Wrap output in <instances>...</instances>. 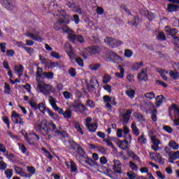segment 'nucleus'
<instances>
[{"label": "nucleus", "mask_w": 179, "mask_h": 179, "mask_svg": "<svg viewBox=\"0 0 179 179\" xmlns=\"http://www.w3.org/2000/svg\"><path fill=\"white\" fill-rule=\"evenodd\" d=\"M117 146L122 150L128 148V141L127 140L119 141L116 139Z\"/></svg>", "instance_id": "dca6fc26"}, {"label": "nucleus", "mask_w": 179, "mask_h": 179, "mask_svg": "<svg viewBox=\"0 0 179 179\" xmlns=\"http://www.w3.org/2000/svg\"><path fill=\"white\" fill-rule=\"evenodd\" d=\"M178 9V5L177 4H169L167 7L168 12H176Z\"/></svg>", "instance_id": "bb28decb"}, {"label": "nucleus", "mask_w": 179, "mask_h": 179, "mask_svg": "<svg viewBox=\"0 0 179 179\" xmlns=\"http://www.w3.org/2000/svg\"><path fill=\"white\" fill-rule=\"evenodd\" d=\"M4 174L6 176L7 178H12V176H13V170L6 169L4 171Z\"/></svg>", "instance_id": "37998d69"}, {"label": "nucleus", "mask_w": 179, "mask_h": 179, "mask_svg": "<svg viewBox=\"0 0 179 179\" xmlns=\"http://www.w3.org/2000/svg\"><path fill=\"white\" fill-rule=\"evenodd\" d=\"M6 167H8V164L5 163L3 161L0 162V170H6Z\"/></svg>", "instance_id": "69168bd1"}, {"label": "nucleus", "mask_w": 179, "mask_h": 179, "mask_svg": "<svg viewBox=\"0 0 179 179\" xmlns=\"http://www.w3.org/2000/svg\"><path fill=\"white\" fill-rule=\"evenodd\" d=\"M25 36L32 38V40H34L35 41H39L40 43H41V41H44V38L40 36V31H36V29H33L32 33H25Z\"/></svg>", "instance_id": "423d86ee"}, {"label": "nucleus", "mask_w": 179, "mask_h": 179, "mask_svg": "<svg viewBox=\"0 0 179 179\" xmlns=\"http://www.w3.org/2000/svg\"><path fill=\"white\" fill-rule=\"evenodd\" d=\"M69 38L70 41H72V43H75L76 41H78L81 44L85 43V38H83L82 35H75L73 34H70L69 35Z\"/></svg>", "instance_id": "9d476101"}, {"label": "nucleus", "mask_w": 179, "mask_h": 179, "mask_svg": "<svg viewBox=\"0 0 179 179\" xmlns=\"http://www.w3.org/2000/svg\"><path fill=\"white\" fill-rule=\"evenodd\" d=\"M48 114L52 120H58V114L52 112L50 109H46Z\"/></svg>", "instance_id": "72a5a7b5"}, {"label": "nucleus", "mask_w": 179, "mask_h": 179, "mask_svg": "<svg viewBox=\"0 0 179 179\" xmlns=\"http://www.w3.org/2000/svg\"><path fill=\"white\" fill-rule=\"evenodd\" d=\"M156 95H155V92H148L145 94V97L146 99H149L150 100H153L155 99Z\"/></svg>", "instance_id": "de8ad7c7"}, {"label": "nucleus", "mask_w": 179, "mask_h": 179, "mask_svg": "<svg viewBox=\"0 0 179 179\" xmlns=\"http://www.w3.org/2000/svg\"><path fill=\"white\" fill-rule=\"evenodd\" d=\"M158 40L164 41L166 40V35L163 32H159L158 34Z\"/></svg>", "instance_id": "338daca9"}, {"label": "nucleus", "mask_w": 179, "mask_h": 179, "mask_svg": "<svg viewBox=\"0 0 179 179\" xmlns=\"http://www.w3.org/2000/svg\"><path fill=\"white\" fill-rule=\"evenodd\" d=\"M70 108L75 113H78L82 115H86V111H87L86 106L79 101H75V103L70 106Z\"/></svg>", "instance_id": "f257e3e1"}, {"label": "nucleus", "mask_w": 179, "mask_h": 179, "mask_svg": "<svg viewBox=\"0 0 179 179\" xmlns=\"http://www.w3.org/2000/svg\"><path fill=\"white\" fill-rule=\"evenodd\" d=\"M38 110H39L41 111V113H42L43 114H44L46 111L47 113V110H50V108H45V106H44V103H40L38 106Z\"/></svg>", "instance_id": "2f4dec72"}, {"label": "nucleus", "mask_w": 179, "mask_h": 179, "mask_svg": "<svg viewBox=\"0 0 179 179\" xmlns=\"http://www.w3.org/2000/svg\"><path fill=\"white\" fill-rule=\"evenodd\" d=\"M103 51V47L99 45L90 46L85 49V54L89 56L99 55Z\"/></svg>", "instance_id": "f03ea898"}, {"label": "nucleus", "mask_w": 179, "mask_h": 179, "mask_svg": "<svg viewBox=\"0 0 179 179\" xmlns=\"http://www.w3.org/2000/svg\"><path fill=\"white\" fill-rule=\"evenodd\" d=\"M138 142L141 145H145V143H146V138H145V135L142 134L138 137Z\"/></svg>", "instance_id": "864d4df0"}, {"label": "nucleus", "mask_w": 179, "mask_h": 179, "mask_svg": "<svg viewBox=\"0 0 179 179\" xmlns=\"http://www.w3.org/2000/svg\"><path fill=\"white\" fill-rule=\"evenodd\" d=\"M131 114H132V110L128 109L126 113L122 115L123 117V122L127 123L131 119Z\"/></svg>", "instance_id": "f3484780"}, {"label": "nucleus", "mask_w": 179, "mask_h": 179, "mask_svg": "<svg viewBox=\"0 0 179 179\" xmlns=\"http://www.w3.org/2000/svg\"><path fill=\"white\" fill-rule=\"evenodd\" d=\"M76 62L80 66H83L84 64H83V59L82 58L78 57L76 59Z\"/></svg>", "instance_id": "774afa93"}, {"label": "nucleus", "mask_w": 179, "mask_h": 179, "mask_svg": "<svg viewBox=\"0 0 179 179\" xmlns=\"http://www.w3.org/2000/svg\"><path fill=\"white\" fill-rule=\"evenodd\" d=\"M4 87V93H6V94H9L10 93V86H9V84H8V83H5Z\"/></svg>", "instance_id": "4d7b16f0"}, {"label": "nucleus", "mask_w": 179, "mask_h": 179, "mask_svg": "<svg viewBox=\"0 0 179 179\" xmlns=\"http://www.w3.org/2000/svg\"><path fill=\"white\" fill-rule=\"evenodd\" d=\"M11 120L13 122H14V124H20L21 125H23V124L24 123L22 120L20 115L16 113V111L13 112L11 115Z\"/></svg>", "instance_id": "9b49d317"}, {"label": "nucleus", "mask_w": 179, "mask_h": 179, "mask_svg": "<svg viewBox=\"0 0 179 179\" xmlns=\"http://www.w3.org/2000/svg\"><path fill=\"white\" fill-rule=\"evenodd\" d=\"M120 69V73H115V75L117 76V78H120V79H122L124 78V73H125V70H124V68L119 66Z\"/></svg>", "instance_id": "e433bc0d"}, {"label": "nucleus", "mask_w": 179, "mask_h": 179, "mask_svg": "<svg viewBox=\"0 0 179 179\" xmlns=\"http://www.w3.org/2000/svg\"><path fill=\"white\" fill-rule=\"evenodd\" d=\"M70 164H71V172L76 173V171H78V167H76V164H75V162L71 160L70 162Z\"/></svg>", "instance_id": "58836bf2"}, {"label": "nucleus", "mask_w": 179, "mask_h": 179, "mask_svg": "<svg viewBox=\"0 0 179 179\" xmlns=\"http://www.w3.org/2000/svg\"><path fill=\"white\" fill-rule=\"evenodd\" d=\"M49 103L54 110L55 108H57V107L58 106H57V100H55L52 96H49Z\"/></svg>", "instance_id": "c85d7f7f"}, {"label": "nucleus", "mask_w": 179, "mask_h": 179, "mask_svg": "<svg viewBox=\"0 0 179 179\" xmlns=\"http://www.w3.org/2000/svg\"><path fill=\"white\" fill-rule=\"evenodd\" d=\"M138 79L139 80H144L145 82H146V80H148V69H143L141 70V72L140 73L138 74L137 76Z\"/></svg>", "instance_id": "2eb2a0df"}, {"label": "nucleus", "mask_w": 179, "mask_h": 179, "mask_svg": "<svg viewBox=\"0 0 179 179\" xmlns=\"http://www.w3.org/2000/svg\"><path fill=\"white\" fill-rule=\"evenodd\" d=\"M69 73L72 78H75V76H76V70L73 68H71L69 70Z\"/></svg>", "instance_id": "680f3d73"}, {"label": "nucleus", "mask_w": 179, "mask_h": 179, "mask_svg": "<svg viewBox=\"0 0 179 179\" xmlns=\"http://www.w3.org/2000/svg\"><path fill=\"white\" fill-rule=\"evenodd\" d=\"M142 65H143V62L134 63L131 66V69L133 71H138V69H141V68H142Z\"/></svg>", "instance_id": "c9c22d12"}, {"label": "nucleus", "mask_w": 179, "mask_h": 179, "mask_svg": "<svg viewBox=\"0 0 179 179\" xmlns=\"http://www.w3.org/2000/svg\"><path fill=\"white\" fill-rule=\"evenodd\" d=\"M38 127L39 129V132L41 135H47L48 134V122L47 120H42L41 124H38Z\"/></svg>", "instance_id": "0eeeda50"}, {"label": "nucleus", "mask_w": 179, "mask_h": 179, "mask_svg": "<svg viewBox=\"0 0 179 179\" xmlns=\"http://www.w3.org/2000/svg\"><path fill=\"white\" fill-rule=\"evenodd\" d=\"M88 85L97 86L99 87V81H97V78L96 76H92L90 80V83Z\"/></svg>", "instance_id": "473e14b6"}, {"label": "nucleus", "mask_w": 179, "mask_h": 179, "mask_svg": "<svg viewBox=\"0 0 179 179\" xmlns=\"http://www.w3.org/2000/svg\"><path fill=\"white\" fill-rule=\"evenodd\" d=\"M15 72H17L18 76L20 78L23 75V71H24V67L22 65L15 66L14 68Z\"/></svg>", "instance_id": "a878e982"}, {"label": "nucleus", "mask_w": 179, "mask_h": 179, "mask_svg": "<svg viewBox=\"0 0 179 179\" xmlns=\"http://www.w3.org/2000/svg\"><path fill=\"white\" fill-rule=\"evenodd\" d=\"M131 128L134 135H136V136H138L139 134H141L139 129H138V127H136V122H133L131 124Z\"/></svg>", "instance_id": "412c9836"}, {"label": "nucleus", "mask_w": 179, "mask_h": 179, "mask_svg": "<svg viewBox=\"0 0 179 179\" xmlns=\"http://www.w3.org/2000/svg\"><path fill=\"white\" fill-rule=\"evenodd\" d=\"M50 55L51 57H53V58H56V59H59V58H61V56H59V53L57 52H51Z\"/></svg>", "instance_id": "e2e57ef3"}, {"label": "nucleus", "mask_w": 179, "mask_h": 179, "mask_svg": "<svg viewBox=\"0 0 179 179\" xmlns=\"http://www.w3.org/2000/svg\"><path fill=\"white\" fill-rule=\"evenodd\" d=\"M110 80H111V76H110V75L105 74L103 78V83L107 85Z\"/></svg>", "instance_id": "603ef678"}, {"label": "nucleus", "mask_w": 179, "mask_h": 179, "mask_svg": "<svg viewBox=\"0 0 179 179\" xmlns=\"http://www.w3.org/2000/svg\"><path fill=\"white\" fill-rule=\"evenodd\" d=\"M14 170L17 174H19L20 177H24V178H31V174H27L26 172L23 171V169L19 166H15Z\"/></svg>", "instance_id": "ddd939ff"}, {"label": "nucleus", "mask_w": 179, "mask_h": 179, "mask_svg": "<svg viewBox=\"0 0 179 179\" xmlns=\"http://www.w3.org/2000/svg\"><path fill=\"white\" fill-rule=\"evenodd\" d=\"M169 75L172 79H178L179 76L178 72L177 71H171Z\"/></svg>", "instance_id": "13d9d810"}, {"label": "nucleus", "mask_w": 179, "mask_h": 179, "mask_svg": "<svg viewBox=\"0 0 179 179\" xmlns=\"http://www.w3.org/2000/svg\"><path fill=\"white\" fill-rule=\"evenodd\" d=\"M48 132H50V131H52V132H53L54 135H55L57 131H58V129H57V125H55V124H54V122H50L48 123Z\"/></svg>", "instance_id": "4be33fe9"}, {"label": "nucleus", "mask_w": 179, "mask_h": 179, "mask_svg": "<svg viewBox=\"0 0 179 179\" xmlns=\"http://www.w3.org/2000/svg\"><path fill=\"white\" fill-rule=\"evenodd\" d=\"M55 136H58L59 138H68V133L65 131L57 130L55 134Z\"/></svg>", "instance_id": "393cba45"}, {"label": "nucleus", "mask_w": 179, "mask_h": 179, "mask_svg": "<svg viewBox=\"0 0 179 179\" xmlns=\"http://www.w3.org/2000/svg\"><path fill=\"white\" fill-rule=\"evenodd\" d=\"M126 94L128 97H130V99H134V97H135V91L134 90H128L126 91Z\"/></svg>", "instance_id": "c03bdc74"}, {"label": "nucleus", "mask_w": 179, "mask_h": 179, "mask_svg": "<svg viewBox=\"0 0 179 179\" xmlns=\"http://www.w3.org/2000/svg\"><path fill=\"white\" fill-rule=\"evenodd\" d=\"M104 41L105 43H107L108 45H109V47H111L112 48L118 47V45H121V44H122V41L117 40L112 37H106Z\"/></svg>", "instance_id": "6e6552de"}, {"label": "nucleus", "mask_w": 179, "mask_h": 179, "mask_svg": "<svg viewBox=\"0 0 179 179\" xmlns=\"http://www.w3.org/2000/svg\"><path fill=\"white\" fill-rule=\"evenodd\" d=\"M24 136L25 138V141L30 145H33L34 143L33 139H36L38 142L40 141V136H38L36 133H30L29 134H25Z\"/></svg>", "instance_id": "1a4fd4ad"}, {"label": "nucleus", "mask_w": 179, "mask_h": 179, "mask_svg": "<svg viewBox=\"0 0 179 179\" xmlns=\"http://www.w3.org/2000/svg\"><path fill=\"white\" fill-rule=\"evenodd\" d=\"M166 29V31H168L171 36H176L178 33V31L176 29H169L168 27Z\"/></svg>", "instance_id": "79ce46f5"}, {"label": "nucleus", "mask_w": 179, "mask_h": 179, "mask_svg": "<svg viewBox=\"0 0 179 179\" xmlns=\"http://www.w3.org/2000/svg\"><path fill=\"white\" fill-rule=\"evenodd\" d=\"M29 106H31V108H34V110H38V106H37V101L34 99V98H31L29 101Z\"/></svg>", "instance_id": "7c9ffc66"}, {"label": "nucleus", "mask_w": 179, "mask_h": 179, "mask_svg": "<svg viewBox=\"0 0 179 179\" xmlns=\"http://www.w3.org/2000/svg\"><path fill=\"white\" fill-rule=\"evenodd\" d=\"M69 143H70V146L73 150H76V153L80 155L81 157H83V155L85 154V150L79 144L75 141L71 139L69 141Z\"/></svg>", "instance_id": "39448f33"}, {"label": "nucleus", "mask_w": 179, "mask_h": 179, "mask_svg": "<svg viewBox=\"0 0 179 179\" xmlns=\"http://www.w3.org/2000/svg\"><path fill=\"white\" fill-rule=\"evenodd\" d=\"M113 170L115 173L117 174H121L122 173V171L121 170V162H120V160L115 159L113 160Z\"/></svg>", "instance_id": "4468645a"}, {"label": "nucleus", "mask_w": 179, "mask_h": 179, "mask_svg": "<svg viewBox=\"0 0 179 179\" xmlns=\"http://www.w3.org/2000/svg\"><path fill=\"white\" fill-rule=\"evenodd\" d=\"M96 87H97V85H90V84H87V90L90 93H93L94 92V90H96Z\"/></svg>", "instance_id": "3c124183"}, {"label": "nucleus", "mask_w": 179, "mask_h": 179, "mask_svg": "<svg viewBox=\"0 0 179 179\" xmlns=\"http://www.w3.org/2000/svg\"><path fill=\"white\" fill-rule=\"evenodd\" d=\"M36 76L38 78H43V69L41 67H37L36 69Z\"/></svg>", "instance_id": "5fc2aeb1"}, {"label": "nucleus", "mask_w": 179, "mask_h": 179, "mask_svg": "<svg viewBox=\"0 0 179 179\" xmlns=\"http://www.w3.org/2000/svg\"><path fill=\"white\" fill-rule=\"evenodd\" d=\"M164 96L163 95H158L157 96V97L155 98L156 102H155V105L157 106V107H160V106H162V104H163V101H164Z\"/></svg>", "instance_id": "6ab92c4d"}, {"label": "nucleus", "mask_w": 179, "mask_h": 179, "mask_svg": "<svg viewBox=\"0 0 179 179\" xmlns=\"http://www.w3.org/2000/svg\"><path fill=\"white\" fill-rule=\"evenodd\" d=\"M87 127L90 132H96V129H97V124L95 122L91 123L90 124H88Z\"/></svg>", "instance_id": "cd10ccee"}, {"label": "nucleus", "mask_w": 179, "mask_h": 179, "mask_svg": "<svg viewBox=\"0 0 179 179\" xmlns=\"http://www.w3.org/2000/svg\"><path fill=\"white\" fill-rule=\"evenodd\" d=\"M0 50L1 52H6V43H0Z\"/></svg>", "instance_id": "0e129e2a"}, {"label": "nucleus", "mask_w": 179, "mask_h": 179, "mask_svg": "<svg viewBox=\"0 0 179 179\" xmlns=\"http://www.w3.org/2000/svg\"><path fill=\"white\" fill-rule=\"evenodd\" d=\"M73 125H74V128H76V129L78 131V132H79L80 134H81L82 135H83V131L82 130V128L80 127V124H79V122H73Z\"/></svg>", "instance_id": "f704fd0d"}, {"label": "nucleus", "mask_w": 179, "mask_h": 179, "mask_svg": "<svg viewBox=\"0 0 179 179\" xmlns=\"http://www.w3.org/2000/svg\"><path fill=\"white\" fill-rule=\"evenodd\" d=\"M151 141L153 145H160V141H159V139H157L155 136H151Z\"/></svg>", "instance_id": "6e6d98bb"}, {"label": "nucleus", "mask_w": 179, "mask_h": 179, "mask_svg": "<svg viewBox=\"0 0 179 179\" xmlns=\"http://www.w3.org/2000/svg\"><path fill=\"white\" fill-rule=\"evenodd\" d=\"M169 146L173 150H177L179 149V145L174 141H169Z\"/></svg>", "instance_id": "c756f323"}, {"label": "nucleus", "mask_w": 179, "mask_h": 179, "mask_svg": "<svg viewBox=\"0 0 179 179\" xmlns=\"http://www.w3.org/2000/svg\"><path fill=\"white\" fill-rule=\"evenodd\" d=\"M153 106L154 105L152 102H146L145 101H143L142 107L145 110V111H149V110H150Z\"/></svg>", "instance_id": "5701e85b"}, {"label": "nucleus", "mask_w": 179, "mask_h": 179, "mask_svg": "<svg viewBox=\"0 0 179 179\" xmlns=\"http://www.w3.org/2000/svg\"><path fill=\"white\" fill-rule=\"evenodd\" d=\"M151 119L154 122L157 121V110L154 109L152 112Z\"/></svg>", "instance_id": "a18cd8bd"}, {"label": "nucleus", "mask_w": 179, "mask_h": 179, "mask_svg": "<svg viewBox=\"0 0 179 179\" xmlns=\"http://www.w3.org/2000/svg\"><path fill=\"white\" fill-rule=\"evenodd\" d=\"M42 78H47V79H52L54 73L52 72H43Z\"/></svg>", "instance_id": "4c0bfd02"}, {"label": "nucleus", "mask_w": 179, "mask_h": 179, "mask_svg": "<svg viewBox=\"0 0 179 179\" xmlns=\"http://www.w3.org/2000/svg\"><path fill=\"white\" fill-rule=\"evenodd\" d=\"M171 110H173L176 114V119L174 120L173 122L175 125H179V109L177 108L176 104H173L169 109V114H171Z\"/></svg>", "instance_id": "f8f14e48"}, {"label": "nucleus", "mask_w": 179, "mask_h": 179, "mask_svg": "<svg viewBox=\"0 0 179 179\" xmlns=\"http://www.w3.org/2000/svg\"><path fill=\"white\" fill-rule=\"evenodd\" d=\"M169 157L173 159V160H177L179 158V151H171L168 154Z\"/></svg>", "instance_id": "b1692460"}, {"label": "nucleus", "mask_w": 179, "mask_h": 179, "mask_svg": "<svg viewBox=\"0 0 179 179\" xmlns=\"http://www.w3.org/2000/svg\"><path fill=\"white\" fill-rule=\"evenodd\" d=\"M100 66V64H91L90 66V69H91V71H97V69H99Z\"/></svg>", "instance_id": "bf43d9fd"}, {"label": "nucleus", "mask_w": 179, "mask_h": 179, "mask_svg": "<svg viewBox=\"0 0 179 179\" xmlns=\"http://www.w3.org/2000/svg\"><path fill=\"white\" fill-rule=\"evenodd\" d=\"M3 4L8 10H13L15 9V6L8 0H3Z\"/></svg>", "instance_id": "aec40b11"}, {"label": "nucleus", "mask_w": 179, "mask_h": 179, "mask_svg": "<svg viewBox=\"0 0 179 179\" xmlns=\"http://www.w3.org/2000/svg\"><path fill=\"white\" fill-rule=\"evenodd\" d=\"M65 23V21L64 20H59L57 21V22L54 24V29L57 31H59L62 29V24Z\"/></svg>", "instance_id": "a211bd4d"}, {"label": "nucleus", "mask_w": 179, "mask_h": 179, "mask_svg": "<svg viewBox=\"0 0 179 179\" xmlns=\"http://www.w3.org/2000/svg\"><path fill=\"white\" fill-rule=\"evenodd\" d=\"M63 115L64 118H66L67 120H69L72 117V111L71 110L67 109L64 113Z\"/></svg>", "instance_id": "a19ab883"}, {"label": "nucleus", "mask_w": 179, "mask_h": 179, "mask_svg": "<svg viewBox=\"0 0 179 179\" xmlns=\"http://www.w3.org/2000/svg\"><path fill=\"white\" fill-rule=\"evenodd\" d=\"M133 55L134 52H132V50L129 49H126L124 50V57H126L127 58H131V57H132Z\"/></svg>", "instance_id": "8fccbe9b"}, {"label": "nucleus", "mask_w": 179, "mask_h": 179, "mask_svg": "<svg viewBox=\"0 0 179 179\" xmlns=\"http://www.w3.org/2000/svg\"><path fill=\"white\" fill-rule=\"evenodd\" d=\"M24 50L27 52L29 55H31L32 54H34V49L32 48H29V47H24Z\"/></svg>", "instance_id": "052dcab7"}, {"label": "nucleus", "mask_w": 179, "mask_h": 179, "mask_svg": "<svg viewBox=\"0 0 179 179\" xmlns=\"http://www.w3.org/2000/svg\"><path fill=\"white\" fill-rule=\"evenodd\" d=\"M85 106H87V107H90V108H93L95 107L96 104L94 103V101L88 99L85 102Z\"/></svg>", "instance_id": "49530a36"}, {"label": "nucleus", "mask_w": 179, "mask_h": 179, "mask_svg": "<svg viewBox=\"0 0 179 179\" xmlns=\"http://www.w3.org/2000/svg\"><path fill=\"white\" fill-rule=\"evenodd\" d=\"M103 100L106 103V107L108 108V112L111 113L113 111V106H113H117V102H115V97L112 98L108 95H105L103 97Z\"/></svg>", "instance_id": "7ed1b4c3"}, {"label": "nucleus", "mask_w": 179, "mask_h": 179, "mask_svg": "<svg viewBox=\"0 0 179 179\" xmlns=\"http://www.w3.org/2000/svg\"><path fill=\"white\" fill-rule=\"evenodd\" d=\"M144 13L146 17L148 18V20H153V19H155V15L149 12V10L144 11Z\"/></svg>", "instance_id": "ea45409f"}, {"label": "nucleus", "mask_w": 179, "mask_h": 179, "mask_svg": "<svg viewBox=\"0 0 179 179\" xmlns=\"http://www.w3.org/2000/svg\"><path fill=\"white\" fill-rule=\"evenodd\" d=\"M38 88L39 89L41 93L44 94V96H48L51 94V92H52V86L45 83H38Z\"/></svg>", "instance_id": "20e7f679"}, {"label": "nucleus", "mask_w": 179, "mask_h": 179, "mask_svg": "<svg viewBox=\"0 0 179 179\" xmlns=\"http://www.w3.org/2000/svg\"><path fill=\"white\" fill-rule=\"evenodd\" d=\"M27 170L28 173H29L27 174H31V177L33 174H36V169L34 168V166H27Z\"/></svg>", "instance_id": "09e8293b"}]
</instances>
